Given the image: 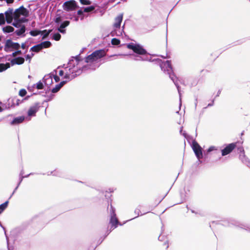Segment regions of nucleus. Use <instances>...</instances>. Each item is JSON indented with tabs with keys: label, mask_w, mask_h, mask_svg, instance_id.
I'll return each instance as SVG.
<instances>
[{
	"label": "nucleus",
	"mask_w": 250,
	"mask_h": 250,
	"mask_svg": "<svg viewBox=\"0 0 250 250\" xmlns=\"http://www.w3.org/2000/svg\"><path fill=\"white\" fill-rule=\"evenodd\" d=\"M160 67L161 69L165 72L167 73L168 75L169 78L172 81L174 84L177 87L179 97L180 105L181 104V92L180 90V87L177 82V78L174 74L172 70V66L170 61H167L164 62H163L161 65Z\"/></svg>",
	"instance_id": "f257e3e1"
},
{
	"label": "nucleus",
	"mask_w": 250,
	"mask_h": 250,
	"mask_svg": "<svg viewBox=\"0 0 250 250\" xmlns=\"http://www.w3.org/2000/svg\"><path fill=\"white\" fill-rule=\"evenodd\" d=\"M105 56V52L104 50L100 49L94 51L90 55L86 57L85 62L87 63L96 61Z\"/></svg>",
	"instance_id": "f03ea898"
},
{
	"label": "nucleus",
	"mask_w": 250,
	"mask_h": 250,
	"mask_svg": "<svg viewBox=\"0 0 250 250\" xmlns=\"http://www.w3.org/2000/svg\"><path fill=\"white\" fill-rule=\"evenodd\" d=\"M127 47L128 49L132 50L134 53L139 55H146L147 51L142 45L139 44H134L130 43L127 44Z\"/></svg>",
	"instance_id": "7ed1b4c3"
},
{
	"label": "nucleus",
	"mask_w": 250,
	"mask_h": 250,
	"mask_svg": "<svg viewBox=\"0 0 250 250\" xmlns=\"http://www.w3.org/2000/svg\"><path fill=\"white\" fill-rule=\"evenodd\" d=\"M51 45V43L50 41H44L32 47L30 50L33 52H38L42 49L49 47Z\"/></svg>",
	"instance_id": "20e7f679"
},
{
	"label": "nucleus",
	"mask_w": 250,
	"mask_h": 250,
	"mask_svg": "<svg viewBox=\"0 0 250 250\" xmlns=\"http://www.w3.org/2000/svg\"><path fill=\"white\" fill-rule=\"evenodd\" d=\"M62 7L64 10L67 11L74 10L78 7L76 1L74 0L65 1L63 3Z\"/></svg>",
	"instance_id": "39448f33"
},
{
	"label": "nucleus",
	"mask_w": 250,
	"mask_h": 250,
	"mask_svg": "<svg viewBox=\"0 0 250 250\" xmlns=\"http://www.w3.org/2000/svg\"><path fill=\"white\" fill-rule=\"evenodd\" d=\"M192 149L194 151V152L197 158V159L199 160L200 159L203 158V153L202 150V148L200 146V145L198 144L196 141H193L192 142Z\"/></svg>",
	"instance_id": "423d86ee"
},
{
	"label": "nucleus",
	"mask_w": 250,
	"mask_h": 250,
	"mask_svg": "<svg viewBox=\"0 0 250 250\" xmlns=\"http://www.w3.org/2000/svg\"><path fill=\"white\" fill-rule=\"evenodd\" d=\"M110 223L114 228H116L119 223L118 219L116 217L115 210L112 205L110 206Z\"/></svg>",
	"instance_id": "0eeeda50"
},
{
	"label": "nucleus",
	"mask_w": 250,
	"mask_h": 250,
	"mask_svg": "<svg viewBox=\"0 0 250 250\" xmlns=\"http://www.w3.org/2000/svg\"><path fill=\"white\" fill-rule=\"evenodd\" d=\"M29 15L28 10L25 8L23 5L20 6L19 8L15 10V18H18L20 16L22 15L24 17H27Z\"/></svg>",
	"instance_id": "6e6552de"
},
{
	"label": "nucleus",
	"mask_w": 250,
	"mask_h": 250,
	"mask_svg": "<svg viewBox=\"0 0 250 250\" xmlns=\"http://www.w3.org/2000/svg\"><path fill=\"white\" fill-rule=\"evenodd\" d=\"M236 146V144L234 143L227 145L226 146L221 150L222 156H224L229 154L233 151Z\"/></svg>",
	"instance_id": "1a4fd4ad"
},
{
	"label": "nucleus",
	"mask_w": 250,
	"mask_h": 250,
	"mask_svg": "<svg viewBox=\"0 0 250 250\" xmlns=\"http://www.w3.org/2000/svg\"><path fill=\"white\" fill-rule=\"evenodd\" d=\"M39 103H36L35 104L31 106L28 109L27 115L28 116H35L36 112L38 111L39 108Z\"/></svg>",
	"instance_id": "9d476101"
},
{
	"label": "nucleus",
	"mask_w": 250,
	"mask_h": 250,
	"mask_svg": "<svg viewBox=\"0 0 250 250\" xmlns=\"http://www.w3.org/2000/svg\"><path fill=\"white\" fill-rule=\"evenodd\" d=\"M70 24V21H65L63 22H62L60 25V26L58 28V30L59 32L62 34L65 33V30L64 28L68 26Z\"/></svg>",
	"instance_id": "9b49d317"
},
{
	"label": "nucleus",
	"mask_w": 250,
	"mask_h": 250,
	"mask_svg": "<svg viewBox=\"0 0 250 250\" xmlns=\"http://www.w3.org/2000/svg\"><path fill=\"white\" fill-rule=\"evenodd\" d=\"M24 62V59L23 58L21 57H18L16 58H15L11 60V63L12 65H14L15 64H22Z\"/></svg>",
	"instance_id": "f8f14e48"
},
{
	"label": "nucleus",
	"mask_w": 250,
	"mask_h": 250,
	"mask_svg": "<svg viewBox=\"0 0 250 250\" xmlns=\"http://www.w3.org/2000/svg\"><path fill=\"white\" fill-rule=\"evenodd\" d=\"M25 120V117L24 116H21L16 117L10 122L11 125H17L23 122Z\"/></svg>",
	"instance_id": "ddd939ff"
},
{
	"label": "nucleus",
	"mask_w": 250,
	"mask_h": 250,
	"mask_svg": "<svg viewBox=\"0 0 250 250\" xmlns=\"http://www.w3.org/2000/svg\"><path fill=\"white\" fill-rule=\"evenodd\" d=\"M123 20V15L121 14L118 15L115 18V22L114 24V27L116 28L120 29L121 23Z\"/></svg>",
	"instance_id": "4468645a"
},
{
	"label": "nucleus",
	"mask_w": 250,
	"mask_h": 250,
	"mask_svg": "<svg viewBox=\"0 0 250 250\" xmlns=\"http://www.w3.org/2000/svg\"><path fill=\"white\" fill-rule=\"evenodd\" d=\"M13 42L11 40L8 39L6 40L4 50L5 51L8 52L10 51V48H13Z\"/></svg>",
	"instance_id": "2eb2a0df"
},
{
	"label": "nucleus",
	"mask_w": 250,
	"mask_h": 250,
	"mask_svg": "<svg viewBox=\"0 0 250 250\" xmlns=\"http://www.w3.org/2000/svg\"><path fill=\"white\" fill-rule=\"evenodd\" d=\"M241 151H242L243 152V154L242 155H240V159H241L242 162L247 165L248 167H249L250 168V161L249 160V159L246 157L244 153V150L243 149H241Z\"/></svg>",
	"instance_id": "dca6fc26"
},
{
	"label": "nucleus",
	"mask_w": 250,
	"mask_h": 250,
	"mask_svg": "<svg viewBox=\"0 0 250 250\" xmlns=\"http://www.w3.org/2000/svg\"><path fill=\"white\" fill-rule=\"evenodd\" d=\"M26 31V27L24 25H22L20 29L16 30L15 31V33L18 36H25L24 33Z\"/></svg>",
	"instance_id": "f3484780"
},
{
	"label": "nucleus",
	"mask_w": 250,
	"mask_h": 250,
	"mask_svg": "<svg viewBox=\"0 0 250 250\" xmlns=\"http://www.w3.org/2000/svg\"><path fill=\"white\" fill-rule=\"evenodd\" d=\"M21 20H24V18L15 20L12 24L16 28L21 27L22 25Z\"/></svg>",
	"instance_id": "a211bd4d"
},
{
	"label": "nucleus",
	"mask_w": 250,
	"mask_h": 250,
	"mask_svg": "<svg viewBox=\"0 0 250 250\" xmlns=\"http://www.w3.org/2000/svg\"><path fill=\"white\" fill-rule=\"evenodd\" d=\"M2 31L5 33H9L14 31V28L10 25H7L2 28Z\"/></svg>",
	"instance_id": "6ab92c4d"
},
{
	"label": "nucleus",
	"mask_w": 250,
	"mask_h": 250,
	"mask_svg": "<svg viewBox=\"0 0 250 250\" xmlns=\"http://www.w3.org/2000/svg\"><path fill=\"white\" fill-rule=\"evenodd\" d=\"M10 67V64L9 62L6 63H0V72H2Z\"/></svg>",
	"instance_id": "aec40b11"
},
{
	"label": "nucleus",
	"mask_w": 250,
	"mask_h": 250,
	"mask_svg": "<svg viewBox=\"0 0 250 250\" xmlns=\"http://www.w3.org/2000/svg\"><path fill=\"white\" fill-rule=\"evenodd\" d=\"M6 17L8 16H12L15 17V11L12 8H9L4 13Z\"/></svg>",
	"instance_id": "412c9836"
},
{
	"label": "nucleus",
	"mask_w": 250,
	"mask_h": 250,
	"mask_svg": "<svg viewBox=\"0 0 250 250\" xmlns=\"http://www.w3.org/2000/svg\"><path fill=\"white\" fill-rule=\"evenodd\" d=\"M42 33V31L38 29L33 30L29 32L30 35L33 37H36Z\"/></svg>",
	"instance_id": "4be33fe9"
},
{
	"label": "nucleus",
	"mask_w": 250,
	"mask_h": 250,
	"mask_svg": "<svg viewBox=\"0 0 250 250\" xmlns=\"http://www.w3.org/2000/svg\"><path fill=\"white\" fill-rule=\"evenodd\" d=\"M8 201H6L3 204L0 205V214L6 209L8 205Z\"/></svg>",
	"instance_id": "5701e85b"
},
{
	"label": "nucleus",
	"mask_w": 250,
	"mask_h": 250,
	"mask_svg": "<svg viewBox=\"0 0 250 250\" xmlns=\"http://www.w3.org/2000/svg\"><path fill=\"white\" fill-rule=\"evenodd\" d=\"M123 32H124L123 29L122 30V31H120V29H118V30L116 29L111 32V35L112 36H114L115 35L119 36L122 35Z\"/></svg>",
	"instance_id": "b1692460"
},
{
	"label": "nucleus",
	"mask_w": 250,
	"mask_h": 250,
	"mask_svg": "<svg viewBox=\"0 0 250 250\" xmlns=\"http://www.w3.org/2000/svg\"><path fill=\"white\" fill-rule=\"evenodd\" d=\"M51 31H52L51 30H44L43 31H42V34H43L42 40L45 39L49 36V35L50 33V32H51Z\"/></svg>",
	"instance_id": "393cba45"
},
{
	"label": "nucleus",
	"mask_w": 250,
	"mask_h": 250,
	"mask_svg": "<svg viewBox=\"0 0 250 250\" xmlns=\"http://www.w3.org/2000/svg\"><path fill=\"white\" fill-rule=\"evenodd\" d=\"M5 23V15L4 14L0 13V25L4 24Z\"/></svg>",
	"instance_id": "a878e982"
},
{
	"label": "nucleus",
	"mask_w": 250,
	"mask_h": 250,
	"mask_svg": "<svg viewBox=\"0 0 250 250\" xmlns=\"http://www.w3.org/2000/svg\"><path fill=\"white\" fill-rule=\"evenodd\" d=\"M61 35L59 33H56L53 34L52 39L56 41H58L61 39Z\"/></svg>",
	"instance_id": "bb28decb"
},
{
	"label": "nucleus",
	"mask_w": 250,
	"mask_h": 250,
	"mask_svg": "<svg viewBox=\"0 0 250 250\" xmlns=\"http://www.w3.org/2000/svg\"><path fill=\"white\" fill-rule=\"evenodd\" d=\"M95 9L94 6H90L84 8V12L85 13L90 12L93 11Z\"/></svg>",
	"instance_id": "cd10ccee"
},
{
	"label": "nucleus",
	"mask_w": 250,
	"mask_h": 250,
	"mask_svg": "<svg viewBox=\"0 0 250 250\" xmlns=\"http://www.w3.org/2000/svg\"><path fill=\"white\" fill-rule=\"evenodd\" d=\"M83 72V70L82 69V68H79V69L77 70L76 71L74 72L75 73V75H73L72 76V79L75 78L78 75H80Z\"/></svg>",
	"instance_id": "c85d7f7f"
},
{
	"label": "nucleus",
	"mask_w": 250,
	"mask_h": 250,
	"mask_svg": "<svg viewBox=\"0 0 250 250\" xmlns=\"http://www.w3.org/2000/svg\"><path fill=\"white\" fill-rule=\"evenodd\" d=\"M62 87L59 85V84L56 85L55 87L52 89L51 92L53 93L58 92Z\"/></svg>",
	"instance_id": "c756f323"
},
{
	"label": "nucleus",
	"mask_w": 250,
	"mask_h": 250,
	"mask_svg": "<svg viewBox=\"0 0 250 250\" xmlns=\"http://www.w3.org/2000/svg\"><path fill=\"white\" fill-rule=\"evenodd\" d=\"M54 21L56 24H59L62 21V17L59 15H57L56 18L54 19Z\"/></svg>",
	"instance_id": "7c9ffc66"
},
{
	"label": "nucleus",
	"mask_w": 250,
	"mask_h": 250,
	"mask_svg": "<svg viewBox=\"0 0 250 250\" xmlns=\"http://www.w3.org/2000/svg\"><path fill=\"white\" fill-rule=\"evenodd\" d=\"M120 43V40L116 39V38H113L111 40V44L112 45H119Z\"/></svg>",
	"instance_id": "2f4dec72"
},
{
	"label": "nucleus",
	"mask_w": 250,
	"mask_h": 250,
	"mask_svg": "<svg viewBox=\"0 0 250 250\" xmlns=\"http://www.w3.org/2000/svg\"><path fill=\"white\" fill-rule=\"evenodd\" d=\"M36 88L38 89H42L43 88V84L41 81L38 82L36 84Z\"/></svg>",
	"instance_id": "473e14b6"
},
{
	"label": "nucleus",
	"mask_w": 250,
	"mask_h": 250,
	"mask_svg": "<svg viewBox=\"0 0 250 250\" xmlns=\"http://www.w3.org/2000/svg\"><path fill=\"white\" fill-rule=\"evenodd\" d=\"M14 18V17L8 16L6 17L5 16V21H6L7 23L8 24H10L12 22L13 19Z\"/></svg>",
	"instance_id": "72a5a7b5"
},
{
	"label": "nucleus",
	"mask_w": 250,
	"mask_h": 250,
	"mask_svg": "<svg viewBox=\"0 0 250 250\" xmlns=\"http://www.w3.org/2000/svg\"><path fill=\"white\" fill-rule=\"evenodd\" d=\"M26 93L27 92L26 90L24 89H22L20 90L19 91V95L21 96V97L24 96L26 94Z\"/></svg>",
	"instance_id": "f704fd0d"
},
{
	"label": "nucleus",
	"mask_w": 250,
	"mask_h": 250,
	"mask_svg": "<svg viewBox=\"0 0 250 250\" xmlns=\"http://www.w3.org/2000/svg\"><path fill=\"white\" fill-rule=\"evenodd\" d=\"M80 2L83 5H89L91 1L89 0H80Z\"/></svg>",
	"instance_id": "c9c22d12"
},
{
	"label": "nucleus",
	"mask_w": 250,
	"mask_h": 250,
	"mask_svg": "<svg viewBox=\"0 0 250 250\" xmlns=\"http://www.w3.org/2000/svg\"><path fill=\"white\" fill-rule=\"evenodd\" d=\"M217 148L215 146H210L207 150V152L209 153L213 150H217Z\"/></svg>",
	"instance_id": "e433bc0d"
},
{
	"label": "nucleus",
	"mask_w": 250,
	"mask_h": 250,
	"mask_svg": "<svg viewBox=\"0 0 250 250\" xmlns=\"http://www.w3.org/2000/svg\"><path fill=\"white\" fill-rule=\"evenodd\" d=\"M21 54V50H17V51H15L14 52H13V53L12 54L11 56H12V57H15L16 55H20V54Z\"/></svg>",
	"instance_id": "4c0bfd02"
},
{
	"label": "nucleus",
	"mask_w": 250,
	"mask_h": 250,
	"mask_svg": "<svg viewBox=\"0 0 250 250\" xmlns=\"http://www.w3.org/2000/svg\"><path fill=\"white\" fill-rule=\"evenodd\" d=\"M13 48L18 49L20 47V44L18 42H13Z\"/></svg>",
	"instance_id": "58836bf2"
},
{
	"label": "nucleus",
	"mask_w": 250,
	"mask_h": 250,
	"mask_svg": "<svg viewBox=\"0 0 250 250\" xmlns=\"http://www.w3.org/2000/svg\"><path fill=\"white\" fill-rule=\"evenodd\" d=\"M22 174H23V172L22 171H21V173H20V181H19V183L18 184V187H19V186L20 185L21 182H22L23 179L24 178V177H23V176H22Z\"/></svg>",
	"instance_id": "ea45409f"
},
{
	"label": "nucleus",
	"mask_w": 250,
	"mask_h": 250,
	"mask_svg": "<svg viewBox=\"0 0 250 250\" xmlns=\"http://www.w3.org/2000/svg\"><path fill=\"white\" fill-rule=\"evenodd\" d=\"M34 56V54H32L31 55L27 54L25 56V59L26 60H29V62H30L32 57Z\"/></svg>",
	"instance_id": "a19ab883"
},
{
	"label": "nucleus",
	"mask_w": 250,
	"mask_h": 250,
	"mask_svg": "<svg viewBox=\"0 0 250 250\" xmlns=\"http://www.w3.org/2000/svg\"><path fill=\"white\" fill-rule=\"evenodd\" d=\"M90 68V66L88 65H85L83 66L82 67V69H83V71H85Z\"/></svg>",
	"instance_id": "79ce46f5"
},
{
	"label": "nucleus",
	"mask_w": 250,
	"mask_h": 250,
	"mask_svg": "<svg viewBox=\"0 0 250 250\" xmlns=\"http://www.w3.org/2000/svg\"><path fill=\"white\" fill-rule=\"evenodd\" d=\"M64 78L66 79H68V80H72V78L70 79V75L68 73H66L64 76Z\"/></svg>",
	"instance_id": "37998d69"
},
{
	"label": "nucleus",
	"mask_w": 250,
	"mask_h": 250,
	"mask_svg": "<svg viewBox=\"0 0 250 250\" xmlns=\"http://www.w3.org/2000/svg\"><path fill=\"white\" fill-rule=\"evenodd\" d=\"M67 82V81H62L60 82V83H59V85L62 87Z\"/></svg>",
	"instance_id": "c03bdc74"
},
{
	"label": "nucleus",
	"mask_w": 250,
	"mask_h": 250,
	"mask_svg": "<svg viewBox=\"0 0 250 250\" xmlns=\"http://www.w3.org/2000/svg\"><path fill=\"white\" fill-rule=\"evenodd\" d=\"M53 78L56 82H58L60 80L59 77L57 75H54Z\"/></svg>",
	"instance_id": "a18cd8bd"
},
{
	"label": "nucleus",
	"mask_w": 250,
	"mask_h": 250,
	"mask_svg": "<svg viewBox=\"0 0 250 250\" xmlns=\"http://www.w3.org/2000/svg\"><path fill=\"white\" fill-rule=\"evenodd\" d=\"M79 58H80V55H78L77 56H76L75 57V59L76 61V62H77V63H76V65H78V63H79V61H80V59H79Z\"/></svg>",
	"instance_id": "49530a36"
},
{
	"label": "nucleus",
	"mask_w": 250,
	"mask_h": 250,
	"mask_svg": "<svg viewBox=\"0 0 250 250\" xmlns=\"http://www.w3.org/2000/svg\"><path fill=\"white\" fill-rule=\"evenodd\" d=\"M83 12H84V10L83 11L82 10L80 9V10H78L77 14L79 15H83Z\"/></svg>",
	"instance_id": "de8ad7c7"
},
{
	"label": "nucleus",
	"mask_w": 250,
	"mask_h": 250,
	"mask_svg": "<svg viewBox=\"0 0 250 250\" xmlns=\"http://www.w3.org/2000/svg\"><path fill=\"white\" fill-rule=\"evenodd\" d=\"M0 226L4 230V233H5V235L6 236V239H7V241H8V238H7V237L6 236V231H5V228L2 225L1 222H0Z\"/></svg>",
	"instance_id": "09e8293b"
},
{
	"label": "nucleus",
	"mask_w": 250,
	"mask_h": 250,
	"mask_svg": "<svg viewBox=\"0 0 250 250\" xmlns=\"http://www.w3.org/2000/svg\"><path fill=\"white\" fill-rule=\"evenodd\" d=\"M140 209H139L137 208V209H136L135 210L134 213H135L136 214H137V216H138L139 215V214H140Z\"/></svg>",
	"instance_id": "8fccbe9b"
},
{
	"label": "nucleus",
	"mask_w": 250,
	"mask_h": 250,
	"mask_svg": "<svg viewBox=\"0 0 250 250\" xmlns=\"http://www.w3.org/2000/svg\"><path fill=\"white\" fill-rule=\"evenodd\" d=\"M19 187H18V186L16 187V188H15V189L14 190L13 193H12L11 195L10 196L9 198V199H10L11 198V197L13 195V194H14V193L15 192V191L17 190V189H18Z\"/></svg>",
	"instance_id": "3c124183"
},
{
	"label": "nucleus",
	"mask_w": 250,
	"mask_h": 250,
	"mask_svg": "<svg viewBox=\"0 0 250 250\" xmlns=\"http://www.w3.org/2000/svg\"><path fill=\"white\" fill-rule=\"evenodd\" d=\"M14 0H5L6 2L8 4L12 3Z\"/></svg>",
	"instance_id": "603ef678"
},
{
	"label": "nucleus",
	"mask_w": 250,
	"mask_h": 250,
	"mask_svg": "<svg viewBox=\"0 0 250 250\" xmlns=\"http://www.w3.org/2000/svg\"><path fill=\"white\" fill-rule=\"evenodd\" d=\"M63 74H64V72H63V70H60V71H59V75H60V76H63Z\"/></svg>",
	"instance_id": "864d4df0"
},
{
	"label": "nucleus",
	"mask_w": 250,
	"mask_h": 250,
	"mask_svg": "<svg viewBox=\"0 0 250 250\" xmlns=\"http://www.w3.org/2000/svg\"><path fill=\"white\" fill-rule=\"evenodd\" d=\"M213 104H214V100H213L212 101L211 103H209V104H208V107L211 106H212L213 105Z\"/></svg>",
	"instance_id": "5fc2aeb1"
},
{
	"label": "nucleus",
	"mask_w": 250,
	"mask_h": 250,
	"mask_svg": "<svg viewBox=\"0 0 250 250\" xmlns=\"http://www.w3.org/2000/svg\"><path fill=\"white\" fill-rule=\"evenodd\" d=\"M21 47L22 48V49H25V47H26V45H25V43H22L21 44Z\"/></svg>",
	"instance_id": "6e6d98bb"
},
{
	"label": "nucleus",
	"mask_w": 250,
	"mask_h": 250,
	"mask_svg": "<svg viewBox=\"0 0 250 250\" xmlns=\"http://www.w3.org/2000/svg\"><path fill=\"white\" fill-rule=\"evenodd\" d=\"M197 105V98H196V99H195V109L196 108Z\"/></svg>",
	"instance_id": "4d7b16f0"
},
{
	"label": "nucleus",
	"mask_w": 250,
	"mask_h": 250,
	"mask_svg": "<svg viewBox=\"0 0 250 250\" xmlns=\"http://www.w3.org/2000/svg\"><path fill=\"white\" fill-rule=\"evenodd\" d=\"M220 93H221V90H219L218 91V92H217V95H216V97L219 96V95H220Z\"/></svg>",
	"instance_id": "13d9d810"
},
{
	"label": "nucleus",
	"mask_w": 250,
	"mask_h": 250,
	"mask_svg": "<svg viewBox=\"0 0 250 250\" xmlns=\"http://www.w3.org/2000/svg\"><path fill=\"white\" fill-rule=\"evenodd\" d=\"M53 95L49 96V98L48 100V101H50L51 100H52L53 98Z\"/></svg>",
	"instance_id": "bf43d9fd"
},
{
	"label": "nucleus",
	"mask_w": 250,
	"mask_h": 250,
	"mask_svg": "<svg viewBox=\"0 0 250 250\" xmlns=\"http://www.w3.org/2000/svg\"><path fill=\"white\" fill-rule=\"evenodd\" d=\"M136 60L145 61L146 60L142 59V57H140V59H137Z\"/></svg>",
	"instance_id": "052dcab7"
},
{
	"label": "nucleus",
	"mask_w": 250,
	"mask_h": 250,
	"mask_svg": "<svg viewBox=\"0 0 250 250\" xmlns=\"http://www.w3.org/2000/svg\"><path fill=\"white\" fill-rule=\"evenodd\" d=\"M26 21H27V20H26V19H25V18H24V20H21L22 23V22H23Z\"/></svg>",
	"instance_id": "680f3d73"
},
{
	"label": "nucleus",
	"mask_w": 250,
	"mask_h": 250,
	"mask_svg": "<svg viewBox=\"0 0 250 250\" xmlns=\"http://www.w3.org/2000/svg\"><path fill=\"white\" fill-rule=\"evenodd\" d=\"M78 19H78V17H76V18H75V21H78Z\"/></svg>",
	"instance_id": "e2e57ef3"
},
{
	"label": "nucleus",
	"mask_w": 250,
	"mask_h": 250,
	"mask_svg": "<svg viewBox=\"0 0 250 250\" xmlns=\"http://www.w3.org/2000/svg\"><path fill=\"white\" fill-rule=\"evenodd\" d=\"M31 174H32V173H30V174H28V175H26V176H24V178H25V177H28L30 175H31Z\"/></svg>",
	"instance_id": "0e129e2a"
},
{
	"label": "nucleus",
	"mask_w": 250,
	"mask_h": 250,
	"mask_svg": "<svg viewBox=\"0 0 250 250\" xmlns=\"http://www.w3.org/2000/svg\"><path fill=\"white\" fill-rule=\"evenodd\" d=\"M3 111L2 108L0 106V112Z\"/></svg>",
	"instance_id": "69168bd1"
},
{
	"label": "nucleus",
	"mask_w": 250,
	"mask_h": 250,
	"mask_svg": "<svg viewBox=\"0 0 250 250\" xmlns=\"http://www.w3.org/2000/svg\"><path fill=\"white\" fill-rule=\"evenodd\" d=\"M71 61H69L68 63V64L69 65V67H71Z\"/></svg>",
	"instance_id": "338daca9"
},
{
	"label": "nucleus",
	"mask_w": 250,
	"mask_h": 250,
	"mask_svg": "<svg viewBox=\"0 0 250 250\" xmlns=\"http://www.w3.org/2000/svg\"><path fill=\"white\" fill-rule=\"evenodd\" d=\"M48 79L50 80L51 83L52 82V78L51 77L48 78Z\"/></svg>",
	"instance_id": "774afa93"
}]
</instances>
